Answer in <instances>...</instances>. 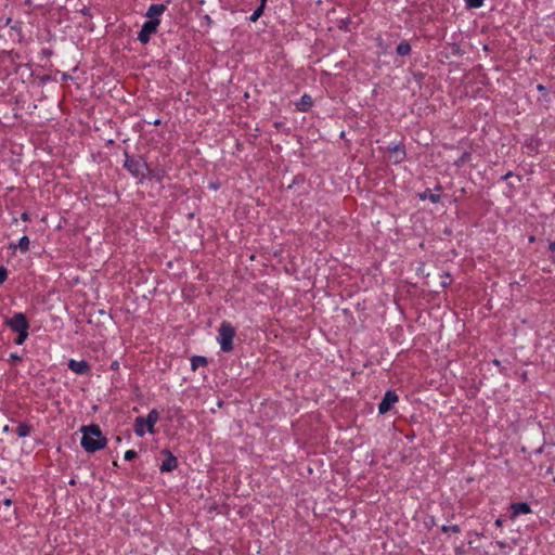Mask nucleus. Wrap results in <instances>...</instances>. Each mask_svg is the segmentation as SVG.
Segmentation results:
<instances>
[{
	"label": "nucleus",
	"instance_id": "5701e85b",
	"mask_svg": "<svg viewBox=\"0 0 555 555\" xmlns=\"http://www.w3.org/2000/svg\"><path fill=\"white\" fill-rule=\"evenodd\" d=\"M442 532H452V533H459L461 531L460 527L457 525L447 526L443 525L441 527Z\"/></svg>",
	"mask_w": 555,
	"mask_h": 555
},
{
	"label": "nucleus",
	"instance_id": "9b49d317",
	"mask_svg": "<svg viewBox=\"0 0 555 555\" xmlns=\"http://www.w3.org/2000/svg\"><path fill=\"white\" fill-rule=\"evenodd\" d=\"M166 10L167 7L163 3L151 4L145 15L149 20H160L159 16H162Z\"/></svg>",
	"mask_w": 555,
	"mask_h": 555
},
{
	"label": "nucleus",
	"instance_id": "f8f14e48",
	"mask_svg": "<svg viewBox=\"0 0 555 555\" xmlns=\"http://www.w3.org/2000/svg\"><path fill=\"white\" fill-rule=\"evenodd\" d=\"M35 430V427L34 425L28 422V421H25V422H18L17 423V426L15 428V433L17 435L18 438H26V437H29L30 434Z\"/></svg>",
	"mask_w": 555,
	"mask_h": 555
},
{
	"label": "nucleus",
	"instance_id": "c756f323",
	"mask_svg": "<svg viewBox=\"0 0 555 555\" xmlns=\"http://www.w3.org/2000/svg\"><path fill=\"white\" fill-rule=\"evenodd\" d=\"M268 0H260L259 7L264 10Z\"/></svg>",
	"mask_w": 555,
	"mask_h": 555
},
{
	"label": "nucleus",
	"instance_id": "4be33fe9",
	"mask_svg": "<svg viewBox=\"0 0 555 555\" xmlns=\"http://www.w3.org/2000/svg\"><path fill=\"white\" fill-rule=\"evenodd\" d=\"M263 11L264 10L262 8L258 7L253 12V14L249 16V21L253 22V23L257 22L261 17V15L263 14Z\"/></svg>",
	"mask_w": 555,
	"mask_h": 555
},
{
	"label": "nucleus",
	"instance_id": "39448f33",
	"mask_svg": "<svg viewBox=\"0 0 555 555\" xmlns=\"http://www.w3.org/2000/svg\"><path fill=\"white\" fill-rule=\"evenodd\" d=\"M160 25V20H147L143 23L141 30L138 33V40L142 44H147L151 37L155 35Z\"/></svg>",
	"mask_w": 555,
	"mask_h": 555
},
{
	"label": "nucleus",
	"instance_id": "f704fd0d",
	"mask_svg": "<svg viewBox=\"0 0 555 555\" xmlns=\"http://www.w3.org/2000/svg\"><path fill=\"white\" fill-rule=\"evenodd\" d=\"M511 176H512V172H507V173L503 177V179H504V180H506V179H507V178H509Z\"/></svg>",
	"mask_w": 555,
	"mask_h": 555
},
{
	"label": "nucleus",
	"instance_id": "6e6552de",
	"mask_svg": "<svg viewBox=\"0 0 555 555\" xmlns=\"http://www.w3.org/2000/svg\"><path fill=\"white\" fill-rule=\"evenodd\" d=\"M398 400L399 397L396 391L387 390L378 404V413L386 414L391 409V405L398 402Z\"/></svg>",
	"mask_w": 555,
	"mask_h": 555
},
{
	"label": "nucleus",
	"instance_id": "7ed1b4c3",
	"mask_svg": "<svg viewBox=\"0 0 555 555\" xmlns=\"http://www.w3.org/2000/svg\"><path fill=\"white\" fill-rule=\"evenodd\" d=\"M159 420V412L156 409H152L146 417L138 416L134 420L133 430L134 434L142 438L145 433L155 434V425Z\"/></svg>",
	"mask_w": 555,
	"mask_h": 555
},
{
	"label": "nucleus",
	"instance_id": "0eeeda50",
	"mask_svg": "<svg viewBox=\"0 0 555 555\" xmlns=\"http://www.w3.org/2000/svg\"><path fill=\"white\" fill-rule=\"evenodd\" d=\"M387 152L389 153V160L396 165L401 164L406 157L405 149L401 144H389L387 146Z\"/></svg>",
	"mask_w": 555,
	"mask_h": 555
},
{
	"label": "nucleus",
	"instance_id": "20e7f679",
	"mask_svg": "<svg viewBox=\"0 0 555 555\" xmlns=\"http://www.w3.org/2000/svg\"><path fill=\"white\" fill-rule=\"evenodd\" d=\"M235 334L236 330L230 322L223 321L220 324L217 340L220 345V349L223 352H231L233 350V339Z\"/></svg>",
	"mask_w": 555,
	"mask_h": 555
},
{
	"label": "nucleus",
	"instance_id": "a211bd4d",
	"mask_svg": "<svg viewBox=\"0 0 555 555\" xmlns=\"http://www.w3.org/2000/svg\"><path fill=\"white\" fill-rule=\"evenodd\" d=\"M397 54L400 56H408L411 53V46L408 41H401L397 47Z\"/></svg>",
	"mask_w": 555,
	"mask_h": 555
},
{
	"label": "nucleus",
	"instance_id": "f257e3e1",
	"mask_svg": "<svg viewBox=\"0 0 555 555\" xmlns=\"http://www.w3.org/2000/svg\"><path fill=\"white\" fill-rule=\"evenodd\" d=\"M81 430L82 437L80 444L85 449V451L93 453L95 451L103 449L106 446L107 440L102 435L99 425H90L87 427L83 426Z\"/></svg>",
	"mask_w": 555,
	"mask_h": 555
},
{
	"label": "nucleus",
	"instance_id": "dca6fc26",
	"mask_svg": "<svg viewBox=\"0 0 555 555\" xmlns=\"http://www.w3.org/2000/svg\"><path fill=\"white\" fill-rule=\"evenodd\" d=\"M29 243L28 236L24 235L20 238L17 244H10V248L15 249L18 247L22 253H26L29 249Z\"/></svg>",
	"mask_w": 555,
	"mask_h": 555
},
{
	"label": "nucleus",
	"instance_id": "c9c22d12",
	"mask_svg": "<svg viewBox=\"0 0 555 555\" xmlns=\"http://www.w3.org/2000/svg\"><path fill=\"white\" fill-rule=\"evenodd\" d=\"M4 504L5 505H10L11 504V500H9V499L4 500Z\"/></svg>",
	"mask_w": 555,
	"mask_h": 555
},
{
	"label": "nucleus",
	"instance_id": "f03ea898",
	"mask_svg": "<svg viewBox=\"0 0 555 555\" xmlns=\"http://www.w3.org/2000/svg\"><path fill=\"white\" fill-rule=\"evenodd\" d=\"M124 167L133 177L139 179L141 182L151 175L147 163L140 156H130L127 152L125 153Z\"/></svg>",
	"mask_w": 555,
	"mask_h": 555
},
{
	"label": "nucleus",
	"instance_id": "9d476101",
	"mask_svg": "<svg viewBox=\"0 0 555 555\" xmlns=\"http://www.w3.org/2000/svg\"><path fill=\"white\" fill-rule=\"evenodd\" d=\"M531 506L527 502L513 503L509 506V518L515 520L519 515L530 514Z\"/></svg>",
	"mask_w": 555,
	"mask_h": 555
},
{
	"label": "nucleus",
	"instance_id": "1a4fd4ad",
	"mask_svg": "<svg viewBox=\"0 0 555 555\" xmlns=\"http://www.w3.org/2000/svg\"><path fill=\"white\" fill-rule=\"evenodd\" d=\"M162 454L165 455V460L162 462L159 467L162 473H169L177 468L178 460L177 457L168 450L164 449Z\"/></svg>",
	"mask_w": 555,
	"mask_h": 555
},
{
	"label": "nucleus",
	"instance_id": "f3484780",
	"mask_svg": "<svg viewBox=\"0 0 555 555\" xmlns=\"http://www.w3.org/2000/svg\"><path fill=\"white\" fill-rule=\"evenodd\" d=\"M208 363L207 359L202 356H194L191 358V369L196 371L201 366H206Z\"/></svg>",
	"mask_w": 555,
	"mask_h": 555
},
{
	"label": "nucleus",
	"instance_id": "423d86ee",
	"mask_svg": "<svg viewBox=\"0 0 555 555\" xmlns=\"http://www.w3.org/2000/svg\"><path fill=\"white\" fill-rule=\"evenodd\" d=\"M4 324L15 333L29 330L28 320L23 312L14 313L12 318L5 320Z\"/></svg>",
	"mask_w": 555,
	"mask_h": 555
},
{
	"label": "nucleus",
	"instance_id": "393cba45",
	"mask_svg": "<svg viewBox=\"0 0 555 555\" xmlns=\"http://www.w3.org/2000/svg\"><path fill=\"white\" fill-rule=\"evenodd\" d=\"M8 278V270L1 266L0 267V285L7 280Z\"/></svg>",
	"mask_w": 555,
	"mask_h": 555
},
{
	"label": "nucleus",
	"instance_id": "ddd939ff",
	"mask_svg": "<svg viewBox=\"0 0 555 555\" xmlns=\"http://www.w3.org/2000/svg\"><path fill=\"white\" fill-rule=\"evenodd\" d=\"M435 190L437 192H441L442 186L440 184H438V185H436ZM418 197L422 201L429 199L434 204L439 203L441 199V196L439 193H431V191L429 189H426L423 193H420Z\"/></svg>",
	"mask_w": 555,
	"mask_h": 555
},
{
	"label": "nucleus",
	"instance_id": "2f4dec72",
	"mask_svg": "<svg viewBox=\"0 0 555 555\" xmlns=\"http://www.w3.org/2000/svg\"><path fill=\"white\" fill-rule=\"evenodd\" d=\"M548 248H550L551 250H555V242H551V243L548 244Z\"/></svg>",
	"mask_w": 555,
	"mask_h": 555
},
{
	"label": "nucleus",
	"instance_id": "6ab92c4d",
	"mask_svg": "<svg viewBox=\"0 0 555 555\" xmlns=\"http://www.w3.org/2000/svg\"><path fill=\"white\" fill-rule=\"evenodd\" d=\"M28 337V330L17 332V337L14 339L16 345H23Z\"/></svg>",
	"mask_w": 555,
	"mask_h": 555
},
{
	"label": "nucleus",
	"instance_id": "2eb2a0df",
	"mask_svg": "<svg viewBox=\"0 0 555 555\" xmlns=\"http://www.w3.org/2000/svg\"><path fill=\"white\" fill-rule=\"evenodd\" d=\"M313 105V100L310 95L304 94L299 102L296 104V108L299 112H308Z\"/></svg>",
	"mask_w": 555,
	"mask_h": 555
},
{
	"label": "nucleus",
	"instance_id": "aec40b11",
	"mask_svg": "<svg viewBox=\"0 0 555 555\" xmlns=\"http://www.w3.org/2000/svg\"><path fill=\"white\" fill-rule=\"evenodd\" d=\"M469 9H479L483 5L485 0H464Z\"/></svg>",
	"mask_w": 555,
	"mask_h": 555
},
{
	"label": "nucleus",
	"instance_id": "a878e982",
	"mask_svg": "<svg viewBox=\"0 0 555 555\" xmlns=\"http://www.w3.org/2000/svg\"><path fill=\"white\" fill-rule=\"evenodd\" d=\"M21 219H22L23 221H25V222H26V221H29V220H30V215H29L27 211H24V212H22V215H21Z\"/></svg>",
	"mask_w": 555,
	"mask_h": 555
},
{
	"label": "nucleus",
	"instance_id": "c85d7f7f",
	"mask_svg": "<svg viewBox=\"0 0 555 555\" xmlns=\"http://www.w3.org/2000/svg\"><path fill=\"white\" fill-rule=\"evenodd\" d=\"M496 545L500 547V548H505L506 547V543L504 541H496Z\"/></svg>",
	"mask_w": 555,
	"mask_h": 555
},
{
	"label": "nucleus",
	"instance_id": "bb28decb",
	"mask_svg": "<svg viewBox=\"0 0 555 555\" xmlns=\"http://www.w3.org/2000/svg\"><path fill=\"white\" fill-rule=\"evenodd\" d=\"M10 359H11L12 361H15V362H16V361H20V360H21V357H20L18 354H16V353H11V354H10Z\"/></svg>",
	"mask_w": 555,
	"mask_h": 555
},
{
	"label": "nucleus",
	"instance_id": "473e14b6",
	"mask_svg": "<svg viewBox=\"0 0 555 555\" xmlns=\"http://www.w3.org/2000/svg\"><path fill=\"white\" fill-rule=\"evenodd\" d=\"M537 89L539 91H545V87L543 85H538Z\"/></svg>",
	"mask_w": 555,
	"mask_h": 555
},
{
	"label": "nucleus",
	"instance_id": "7c9ffc66",
	"mask_svg": "<svg viewBox=\"0 0 555 555\" xmlns=\"http://www.w3.org/2000/svg\"><path fill=\"white\" fill-rule=\"evenodd\" d=\"M2 430H3V433H10L11 428L9 425H5Z\"/></svg>",
	"mask_w": 555,
	"mask_h": 555
},
{
	"label": "nucleus",
	"instance_id": "72a5a7b5",
	"mask_svg": "<svg viewBox=\"0 0 555 555\" xmlns=\"http://www.w3.org/2000/svg\"><path fill=\"white\" fill-rule=\"evenodd\" d=\"M152 124L155 126H158V125H160V119H155Z\"/></svg>",
	"mask_w": 555,
	"mask_h": 555
},
{
	"label": "nucleus",
	"instance_id": "cd10ccee",
	"mask_svg": "<svg viewBox=\"0 0 555 555\" xmlns=\"http://www.w3.org/2000/svg\"><path fill=\"white\" fill-rule=\"evenodd\" d=\"M494 525H495L498 528L502 527V526H503V519H502L501 517L496 518V520H495Z\"/></svg>",
	"mask_w": 555,
	"mask_h": 555
},
{
	"label": "nucleus",
	"instance_id": "412c9836",
	"mask_svg": "<svg viewBox=\"0 0 555 555\" xmlns=\"http://www.w3.org/2000/svg\"><path fill=\"white\" fill-rule=\"evenodd\" d=\"M470 158L469 152H463L462 155L459 157L457 160H455V166L460 167L463 166L466 162H468Z\"/></svg>",
	"mask_w": 555,
	"mask_h": 555
},
{
	"label": "nucleus",
	"instance_id": "e433bc0d",
	"mask_svg": "<svg viewBox=\"0 0 555 555\" xmlns=\"http://www.w3.org/2000/svg\"><path fill=\"white\" fill-rule=\"evenodd\" d=\"M377 41H378V47H382L383 41H382V38H380V37L377 39Z\"/></svg>",
	"mask_w": 555,
	"mask_h": 555
},
{
	"label": "nucleus",
	"instance_id": "4468645a",
	"mask_svg": "<svg viewBox=\"0 0 555 555\" xmlns=\"http://www.w3.org/2000/svg\"><path fill=\"white\" fill-rule=\"evenodd\" d=\"M72 372L83 375L90 372V365L87 361H76L72 359Z\"/></svg>",
	"mask_w": 555,
	"mask_h": 555
},
{
	"label": "nucleus",
	"instance_id": "b1692460",
	"mask_svg": "<svg viewBox=\"0 0 555 555\" xmlns=\"http://www.w3.org/2000/svg\"><path fill=\"white\" fill-rule=\"evenodd\" d=\"M137 452L134 450H127L124 454V459L126 461H132L137 457Z\"/></svg>",
	"mask_w": 555,
	"mask_h": 555
}]
</instances>
